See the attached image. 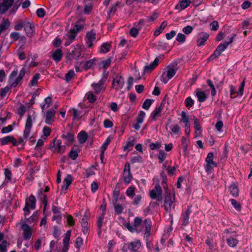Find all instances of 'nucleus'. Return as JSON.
Wrapping results in <instances>:
<instances>
[{
	"instance_id": "obj_1",
	"label": "nucleus",
	"mask_w": 252,
	"mask_h": 252,
	"mask_svg": "<svg viewBox=\"0 0 252 252\" xmlns=\"http://www.w3.org/2000/svg\"><path fill=\"white\" fill-rule=\"evenodd\" d=\"M164 189L165 192L164 209L170 213L175 207V196L174 193L171 192L167 186L164 187Z\"/></svg>"
},
{
	"instance_id": "obj_2",
	"label": "nucleus",
	"mask_w": 252,
	"mask_h": 252,
	"mask_svg": "<svg viewBox=\"0 0 252 252\" xmlns=\"http://www.w3.org/2000/svg\"><path fill=\"white\" fill-rule=\"evenodd\" d=\"M235 34H233L232 36H231L229 39V41H224L222 43H220L216 48L214 53L209 57V60H214L215 59L219 57L221 54V53L224 51L227 46L233 42L234 37L235 36Z\"/></svg>"
},
{
	"instance_id": "obj_3",
	"label": "nucleus",
	"mask_w": 252,
	"mask_h": 252,
	"mask_svg": "<svg viewBox=\"0 0 252 252\" xmlns=\"http://www.w3.org/2000/svg\"><path fill=\"white\" fill-rule=\"evenodd\" d=\"M177 70L173 66H168L163 69L161 76L160 81L166 84L169 80L172 79L176 73Z\"/></svg>"
},
{
	"instance_id": "obj_4",
	"label": "nucleus",
	"mask_w": 252,
	"mask_h": 252,
	"mask_svg": "<svg viewBox=\"0 0 252 252\" xmlns=\"http://www.w3.org/2000/svg\"><path fill=\"white\" fill-rule=\"evenodd\" d=\"M214 154L213 153H209L205 159V164H204V168L206 172L208 174H210L214 167L217 166V163L214 161Z\"/></svg>"
},
{
	"instance_id": "obj_5",
	"label": "nucleus",
	"mask_w": 252,
	"mask_h": 252,
	"mask_svg": "<svg viewBox=\"0 0 252 252\" xmlns=\"http://www.w3.org/2000/svg\"><path fill=\"white\" fill-rule=\"evenodd\" d=\"M107 78L108 74H105L98 83H93L92 84V87L95 93L99 94L102 90H105V82Z\"/></svg>"
},
{
	"instance_id": "obj_6",
	"label": "nucleus",
	"mask_w": 252,
	"mask_h": 252,
	"mask_svg": "<svg viewBox=\"0 0 252 252\" xmlns=\"http://www.w3.org/2000/svg\"><path fill=\"white\" fill-rule=\"evenodd\" d=\"M162 189L159 185L157 184L154 188L150 191V196L153 199H157L158 201H161L162 197Z\"/></svg>"
},
{
	"instance_id": "obj_7",
	"label": "nucleus",
	"mask_w": 252,
	"mask_h": 252,
	"mask_svg": "<svg viewBox=\"0 0 252 252\" xmlns=\"http://www.w3.org/2000/svg\"><path fill=\"white\" fill-rule=\"evenodd\" d=\"M152 226V222L150 219H146L144 220L139 228L143 229V232L145 231L144 234V238H148L150 236V232Z\"/></svg>"
},
{
	"instance_id": "obj_8",
	"label": "nucleus",
	"mask_w": 252,
	"mask_h": 252,
	"mask_svg": "<svg viewBox=\"0 0 252 252\" xmlns=\"http://www.w3.org/2000/svg\"><path fill=\"white\" fill-rule=\"evenodd\" d=\"M85 40L87 46L89 48L92 47L94 45V43L96 42L95 31L92 30L88 32L86 34Z\"/></svg>"
},
{
	"instance_id": "obj_9",
	"label": "nucleus",
	"mask_w": 252,
	"mask_h": 252,
	"mask_svg": "<svg viewBox=\"0 0 252 252\" xmlns=\"http://www.w3.org/2000/svg\"><path fill=\"white\" fill-rule=\"evenodd\" d=\"M124 84V79L121 76L117 75L113 78L112 87L113 89L118 91L123 87Z\"/></svg>"
},
{
	"instance_id": "obj_10",
	"label": "nucleus",
	"mask_w": 252,
	"mask_h": 252,
	"mask_svg": "<svg viewBox=\"0 0 252 252\" xmlns=\"http://www.w3.org/2000/svg\"><path fill=\"white\" fill-rule=\"evenodd\" d=\"M21 224V228L23 231V237L25 240H29L32 236V228L27 224L26 221L22 219L20 222Z\"/></svg>"
},
{
	"instance_id": "obj_11",
	"label": "nucleus",
	"mask_w": 252,
	"mask_h": 252,
	"mask_svg": "<svg viewBox=\"0 0 252 252\" xmlns=\"http://www.w3.org/2000/svg\"><path fill=\"white\" fill-rule=\"evenodd\" d=\"M32 125V116L29 115L26 120L25 127L24 131V137L25 139H30V131Z\"/></svg>"
},
{
	"instance_id": "obj_12",
	"label": "nucleus",
	"mask_w": 252,
	"mask_h": 252,
	"mask_svg": "<svg viewBox=\"0 0 252 252\" xmlns=\"http://www.w3.org/2000/svg\"><path fill=\"white\" fill-rule=\"evenodd\" d=\"M18 74V70L14 69L10 74L9 79V83L10 86L12 88L17 87L20 82L21 81L17 76Z\"/></svg>"
},
{
	"instance_id": "obj_13",
	"label": "nucleus",
	"mask_w": 252,
	"mask_h": 252,
	"mask_svg": "<svg viewBox=\"0 0 252 252\" xmlns=\"http://www.w3.org/2000/svg\"><path fill=\"white\" fill-rule=\"evenodd\" d=\"M245 81L243 80L241 83V86L239 87V90L237 91L236 90V88L233 86L232 85L229 86L230 88V95L231 98H235L236 96H233V95L235 94H237V96H242L243 94L244 88L245 87Z\"/></svg>"
},
{
	"instance_id": "obj_14",
	"label": "nucleus",
	"mask_w": 252,
	"mask_h": 252,
	"mask_svg": "<svg viewBox=\"0 0 252 252\" xmlns=\"http://www.w3.org/2000/svg\"><path fill=\"white\" fill-rule=\"evenodd\" d=\"M124 180L126 184L130 183L132 178V175L130 173V166L128 162L125 164L124 174H123Z\"/></svg>"
},
{
	"instance_id": "obj_15",
	"label": "nucleus",
	"mask_w": 252,
	"mask_h": 252,
	"mask_svg": "<svg viewBox=\"0 0 252 252\" xmlns=\"http://www.w3.org/2000/svg\"><path fill=\"white\" fill-rule=\"evenodd\" d=\"M24 28L27 36L32 37L34 34V26L33 24L28 22L24 21Z\"/></svg>"
},
{
	"instance_id": "obj_16",
	"label": "nucleus",
	"mask_w": 252,
	"mask_h": 252,
	"mask_svg": "<svg viewBox=\"0 0 252 252\" xmlns=\"http://www.w3.org/2000/svg\"><path fill=\"white\" fill-rule=\"evenodd\" d=\"M14 0H3L0 3V13L3 14L12 5Z\"/></svg>"
},
{
	"instance_id": "obj_17",
	"label": "nucleus",
	"mask_w": 252,
	"mask_h": 252,
	"mask_svg": "<svg viewBox=\"0 0 252 252\" xmlns=\"http://www.w3.org/2000/svg\"><path fill=\"white\" fill-rule=\"evenodd\" d=\"M81 50L79 45L74 47L71 53L67 55V58L70 60H77L81 55Z\"/></svg>"
},
{
	"instance_id": "obj_18",
	"label": "nucleus",
	"mask_w": 252,
	"mask_h": 252,
	"mask_svg": "<svg viewBox=\"0 0 252 252\" xmlns=\"http://www.w3.org/2000/svg\"><path fill=\"white\" fill-rule=\"evenodd\" d=\"M209 37V34L205 32H200L197 36L196 44L197 46H202L204 45L205 42Z\"/></svg>"
},
{
	"instance_id": "obj_19",
	"label": "nucleus",
	"mask_w": 252,
	"mask_h": 252,
	"mask_svg": "<svg viewBox=\"0 0 252 252\" xmlns=\"http://www.w3.org/2000/svg\"><path fill=\"white\" fill-rule=\"evenodd\" d=\"M141 246V243L140 240H135L131 242L127 245V249L133 252H138V250Z\"/></svg>"
},
{
	"instance_id": "obj_20",
	"label": "nucleus",
	"mask_w": 252,
	"mask_h": 252,
	"mask_svg": "<svg viewBox=\"0 0 252 252\" xmlns=\"http://www.w3.org/2000/svg\"><path fill=\"white\" fill-rule=\"evenodd\" d=\"M191 212V206H188L187 209L185 213L182 214V225L186 226L189 222V215Z\"/></svg>"
},
{
	"instance_id": "obj_21",
	"label": "nucleus",
	"mask_w": 252,
	"mask_h": 252,
	"mask_svg": "<svg viewBox=\"0 0 252 252\" xmlns=\"http://www.w3.org/2000/svg\"><path fill=\"white\" fill-rule=\"evenodd\" d=\"M70 235L71 230H67L63 239V248L62 252H67Z\"/></svg>"
},
{
	"instance_id": "obj_22",
	"label": "nucleus",
	"mask_w": 252,
	"mask_h": 252,
	"mask_svg": "<svg viewBox=\"0 0 252 252\" xmlns=\"http://www.w3.org/2000/svg\"><path fill=\"white\" fill-rule=\"evenodd\" d=\"M36 199L34 195H31L28 199L26 200L25 206L30 208L32 210L35 209L36 207Z\"/></svg>"
},
{
	"instance_id": "obj_23",
	"label": "nucleus",
	"mask_w": 252,
	"mask_h": 252,
	"mask_svg": "<svg viewBox=\"0 0 252 252\" xmlns=\"http://www.w3.org/2000/svg\"><path fill=\"white\" fill-rule=\"evenodd\" d=\"M159 59L158 58H156L155 60L151 63L149 65H147L144 66V72H149L154 70L159 63Z\"/></svg>"
},
{
	"instance_id": "obj_24",
	"label": "nucleus",
	"mask_w": 252,
	"mask_h": 252,
	"mask_svg": "<svg viewBox=\"0 0 252 252\" xmlns=\"http://www.w3.org/2000/svg\"><path fill=\"white\" fill-rule=\"evenodd\" d=\"M55 112L52 109L48 110L46 114L45 122L46 124L50 125L54 120Z\"/></svg>"
},
{
	"instance_id": "obj_25",
	"label": "nucleus",
	"mask_w": 252,
	"mask_h": 252,
	"mask_svg": "<svg viewBox=\"0 0 252 252\" xmlns=\"http://www.w3.org/2000/svg\"><path fill=\"white\" fill-rule=\"evenodd\" d=\"M191 1L189 0H182L176 5L175 9L179 10L185 9L189 5Z\"/></svg>"
},
{
	"instance_id": "obj_26",
	"label": "nucleus",
	"mask_w": 252,
	"mask_h": 252,
	"mask_svg": "<svg viewBox=\"0 0 252 252\" xmlns=\"http://www.w3.org/2000/svg\"><path fill=\"white\" fill-rule=\"evenodd\" d=\"M226 241L228 246L234 248L238 244L239 241L233 236H227Z\"/></svg>"
},
{
	"instance_id": "obj_27",
	"label": "nucleus",
	"mask_w": 252,
	"mask_h": 252,
	"mask_svg": "<svg viewBox=\"0 0 252 252\" xmlns=\"http://www.w3.org/2000/svg\"><path fill=\"white\" fill-rule=\"evenodd\" d=\"M162 110L161 105L158 106L155 108V110L151 114V117L152 120L155 121L157 118L160 116Z\"/></svg>"
},
{
	"instance_id": "obj_28",
	"label": "nucleus",
	"mask_w": 252,
	"mask_h": 252,
	"mask_svg": "<svg viewBox=\"0 0 252 252\" xmlns=\"http://www.w3.org/2000/svg\"><path fill=\"white\" fill-rule=\"evenodd\" d=\"M143 221L142 220V219L140 217H137L134 218L133 220V224L134 226V227L138 229V231H137V233H140L143 232V229L141 228H139V227L141 226Z\"/></svg>"
},
{
	"instance_id": "obj_29",
	"label": "nucleus",
	"mask_w": 252,
	"mask_h": 252,
	"mask_svg": "<svg viewBox=\"0 0 252 252\" xmlns=\"http://www.w3.org/2000/svg\"><path fill=\"white\" fill-rule=\"evenodd\" d=\"M53 148L57 149L58 152L60 153H63L65 150V147L62 145L61 140H57L54 141Z\"/></svg>"
},
{
	"instance_id": "obj_30",
	"label": "nucleus",
	"mask_w": 252,
	"mask_h": 252,
	"mask_svg": "<svg viewBox=\"0 0 252 252\" xmlns=\"http://www.w3.org/2000/svg\"><path fill=\"white\" fill-rule=\"evenodd\" d=\"M76 36L75 32L72 33L70 32V33L65 36L66 41L64 43V45L65 46H69L74 40Z\"/></svg>"
},
{
	"instance_id": "obj_31",
	"label": "nucleus",
	"mask_w": 252,
	"mask_h": 252,
	"mask_svg": "<svg viewBox=\"0 0 252 252\" xmlns=\"http://www.w3.org/2000/svg\"><path fill=\"white\" fill-rule=\"evenodd\" d=\"M63 52L61 49H58L55 51L52 55L53 59L57 62H60L63 57Z\"/></svg>"
},
{
	"instance_id": "obj_32",
	"label": "nucleus",
	"mask_w": 252,
	"mask_h": 252,
	"mask_svg": "<svg viewBox=\"0 0 252 252\" xmlns=\"http://www.w3.org/2000/svg\"><path fill=\"white\" fill-rule=\"evenodd\" d=\"M112 202L115 213L118 215L121 214L123 213L124 210L123 206L120 204L117 203L118 201H117L116 199H113Z\"/></svg>"
},
{
	"instance_id": "obj_33",
	"label": "nucleus",
	"mask_w": 252,
	"mask_h": 252,
	"mask_svg": "<svg viewBox=\"0 0 252 252\" xmlns=\"http://www.w3.org/2000/svg\"><path fill=\"white\" fill-rule=\"evenodd\" d=\"M72 181V178L70 175H67L66 177L63 180V183L65 184V186H63L62 187V190H67L68 187L71 184Z\"/></svg>"
},
{
	"instance_id": "obj_34",
	"label": "nucleus",
	"mask_w": 252,
	"mask_h": 252,
	"mask_svg": "<svg viewBox=\"0 0 252 252\" xmlns=\"http://www.w3.org/2000/svg\"><path fill=\"white\" fill-rule=\"evenodd\" d=\"M77 138L80 143H84L88 138V135L85 131H81L78 133Z\"/></svg>"
},
{
	"instance_id": "obj_35",
	"label": "nucleus",
	"mask_w": 252,
	"mask_h": 252,
	"mask_svg": "<svg viewBox=\"0 0 252 252\" xmlns=\"http://www.w3.org/2000/svg\"><path fill=\"white\" fill-rule=\"evenodd\" d=\"M134 142L135 138L133 137H130L126 146L124 147V151H130L134 145Z\"/></svg>"
},
{
	"instance_id": "obj_36",
	"label": "nucleus",
	"mask_w": 252,
	"mask_h": 252,
	"mask_svg": "<svg viewBox=\"0 0 252 252\" xmlns=\"http://www.w3.org/2000/svg\"><path fill=\"white\" fill-rule=\"evenodd\" d=\"M229 190L230 193L234 197H236L239 194V189L238 188V187L234 184H231L229 186Z\"/></svg>"
},
{
	"instance_id": "obj_37",
	"label": "nucleus",
	"mask_w": 252,
	"mask_h": 252,
	"mask_svg": "<svg viewBox=\"0 0 252 252\" xmlns=\"http://www.w3.org/2000/svg\"><path fill=\"white\" fill-rule=\"evenodd\" d=\"M104 213H103L102 214L99 215L97 218V227L98 229V234H100L101 233V228L103 225V220L104 219Z\"/></svg>"
},
{
	"instance_id": "obj_38",
	"label": "nucleus",
	"mask_w": 252,
	"mask_h": 252,
	"mask_svg": "<svg viewBox=\"0 0 252 252\" xmlns=\"http://www.w3.org/2000/svg\"><path fill=\"white\" fill-rule=\"evenodd\" d=\"M52 101V98L50 96L46 97L43 102L40 104V107L42 110L48 108Z\"/></svg>"
},
{
	"instance_id": "obj_39",
	"label": "nucleus",
	"mask_w": 252,
	"mask_h": 252,
	"mask_svg": "<svg viewBox=\"0 0 252 252\" xmlns=\"http://www.w3.org/2000/svg\"><path fill=\"white\" fill-rule=\"evenodd\" d=\"M62 137L64 139H65L68 143H70L72 142L74 139V136L73 134L71 133L68 132L67 133H65L64 132L62 135Z\"/></svg>"
},
{
	"instance_id": "obj_40",
	"label": "nucleus",
	"mask_w": 252,
	"mask_h": 252,
	"mask_svg": "<svg viewBox=\"0 0 252 252\" xmlns=\"http://www.w3.org/2000/svg\"><path fill=\"white\" fill-rule=\"evenodd\" d=\"M167 26V23L165 21L163 22L160 26L158 27L155 31L154 32V35L156 36H158L163 31L164 28Z\"/></svg>"
},
{
	"instance_id": "obj_41",
	"label": "nucleus",
	"mask_w": 252,
	"mask_h": 252,
	"mask_svg": "<svg viewBox=\"0 0 252 252\" xmlns=\"http://www.w3.org/2000/svg\"><path fill=\"white\" fill-rule=\"evenodd\" d=\"M196 96L197 97L198 100L200 102H204L206 99V96L203 92L197 91Z\"/></svg>"
},
{
	"instance_id": "obj_42",
	"label": "nucleus",
	"mask_w": 252,
	"mask_h": 252,
	"mask_svg": "<svg viewBox=\"0 0 252 252\" xmlns=\"http://www.w3.org/2000/svg\"><path fill=\"white\" fill-rule=\"evenodd\" d=\"M194 129L195 130V133L197 135H200L201 134V126L198 122V120L196 118L194 119Z\"/></svg>"
},
{
	"instance_id": "obj_43",
	"label": "nucleus",
	"mask_w": 252,
	"mask_h": 252,
	"mask_svg": "<svg viewBox=\"0 0 252 252\" xmlns=\"http://www.w3.org/2000/svg\"><path fill=\"white\" fill-rule=\"evenodd\" d=\"M110 47L109 44L104 43L101 46L100 52L102 53H106L110 51Z\"/></svg>"
},
{
	"instance_id": "obj_44",
	"label": "nucleus",
	"mask_w": 252,
	"mask_h": 252,
	"mask_svg": "<svg viewBox=\"0 0 252 252\" xmlns=\"http://www.w3.org/2000/svg\"><path fill=\"white\" fill-rule=\"evenodd\" d=\"M40 75L39 73H36L33 76L32 79L31 80L30 85L34 86L37 85V81L40 78Z\"/></svg>"
},
{
	"instance_id": "obj_45",
	"label": "nucleus",
	"mask_w": 252,
	"mask_h": 252,
	"mask_svg": "<svg viewBox=\"0 0 252 252\" xmlns=\"http://www.w3.org/2000/svg\"><path fill=\"white\" fill-rule=\"evenodd\" d=\"M126 194L130 198L133 197L135 195V188L132 186L128 187L126 190Z\"/></svg>"
},
{
	"instance_id": "obj_46",
	"label": "nucleus",
	"mask_w": 252,
	"mask_h": 252,
	"mask_svg": "<svg viewBox=\"0 0 252 252\" xmlns=\"http://www.w3.org/2000/svg\"><path fill=\"white\" fill-rule=\"evenodd\" d=\"M13 139V137L12 136H7L4 137L0 138V142L2 145L7 144L8 143L10 142V141Z\"/></svg>"
},
{
	"instance_id": "obj_47",
	"label": "nucleus",
	"mask_w": 252,
	"mask_h": 252,
	"mask_svg": "<svg viewBox=\"0 0 252 252\" xmlns=\"http://www.w3.org/2000/svg\"><path fill=\"white\" fill-rule=\"evenodd\" d=\"M95 59H92L87 61L84 65L85 70H88L95 64Z\"/></svg>"
},
{
	"instance_id": "obj_48",
	"label": "nucleus",
	"mask_w": 252,
	"mask_h": 252,
	"mask_svg": "<svg viewBox=\"0 0 252 252\" xmlns=\"http://www.w3.org/2000/svg\"><path fill=\"white\" fill-rule=\"evenodd\" d=\"M167 155L162 150L159 151V154L158 156V158L159 159V162L162 163L164 159L166 158Z\"/></svg>"
},
{
	"instance_id": "obj_49",
	"label": "nucleus",
	"mask_w": 252,
	"mask_h": 252,
	"mask_svg": "<svg viewBox=\"0 0 252 252\" xmlns=\"http://www.w3.org/2000/svg\"><path fill=\"white\" fill-rule=\"evenodd\" d=\"M230 201L232 205L234 207V208L238 211H240L241 210V206L235 199H230Z\"/></svg>"
},
{
	"instance_id": "obj_50",
	"label": "nucleus",
	"mask_w": 252,
	"mask_h": 252,
	"mask_svg": "<svg viewBox=\"0 0 252 252\" xmlns=\"http://www.w3.org/2000/svg\"><path fill=\"white\" fill-rule=\"evenodd\" d=\"M181 122H183L185 124L189 123V116L187 115L185 111H182L181 114Z\"/></svg>"
},
{
	"instance_id": "obj_51",
	"label": "nucleus",
	"mask_w": 252,
	"mask_h": 252,
	"mask_svg": "<svg viewBox=\"0 0 252 252\" xmlns=\"http://www.w3.org/2000/svg\"><path fill=\"white\" fill-rule=\"evenodd\" d=\"M8 243L6 240H3L0 243V252H6Z\"/></svg>"
},
{
	"instance_id": "obj_52",
	"label": "nucleus",
	"mask_w": 252,
	"mask_h": 252,
	"mask_svg": "<svg viewBox=\"0 0 252 252\" xmlns=\"http://www.w3.org/2000/svg\"><path fill=\"white\" fill-rule=\"evenodd\" d=\"M186 106L188 108H190L194 105V100L191 97H188L185 100Z\"/></svg>"
},
{
	"instance_id": "obj_53",
	"label": "nucleus",
	"mask_w": 252,
	"mask_h": 252,
	"mask_svg": "<svg viewBox=\"0 0 252 252\" xmlns=\"http://www.w3.org/2000/svg\"><path fill=\"white\" fill-rule=\"evenodd\" d=\"M11 87L10 86H7L4 88L0 89V95L1 97H4L6 95L7 93L9 91Z\"/></svg>"
},
{
	"instance_id": "obj_54",
	"label": "nucleus",
	"mask_w": 252,
	"mask_h": 252,
	"mask_svg": "<svg viewBox=\"0 0 252 252\" xmlns=\"http://www.w3.org/2000/svg\"><path fill=\"white\" fill-rule=\"evenodd\" d=\"M146 115L145 113L143 111H140L136 118V121L138 123H142Z\"/></svg>"
},
{
	"instance_id": "obj_55",
	"label": "nucleus",
	"mask_w": 252,
	"mask_h": 252,
	"mask_svg": "<svg viewBox=\"0 0 252 252\" xmlns=\"http://www.w3.org/2000/svg\"><path fill=\"white\" fill-rule=\"evenodd\" d=\"M74 119H79L81 117V113L75 108H72L70 110Z\"/></svg>"
},
{
	"instance_id": "obj_56",
	"label": "nucleus",
	"mask_w": 252,
	"mask_h": 252,
	"mask_svg": "<svg viewBox=\"0 0 252 252\" xmlns=\"http://www.w3.org/2000/svg\"><path fill=\"white\" fill-rule=\"evenodd\" d=\"M176 39L179 42L184 43L186 41V36L183 33H179L177 35Z\"/></svg>"
},
{
	"instance_id": "obj_57",
	"label": "nucleus",
	"mask_w": 252,
	"mask_h": 252,
	"mask_svg": "<svg viewBox=\"0 0 252 252\" xmlns=\"http://www.w3.org/2000/svg\"><path fill=\"white\" fill-rule=\"evenodd\" d=\"M112 59L111 58H109L106 60L102 61L101 63V64L103 68H107L110 65Z\"/></svg>"
},
{
	"instance_id": "obj_58",
	"label": "nucleus",
	"mask_w": 252,
	"mask_h": 252,
	"mask_svg": "<svg viewBox=\"0 0 252 252\" xmlns=\"http://www.w3.org/2000/svg\"><path fill=\"white\" fill-rule=\"evenodd\" d=\"M153 101V100L147 99L143 103L142 108L145 110H148L150 107Z\"/></svg>"
},
{
	"instance_id": "obj_59",
	"label": "nucleus",
	"mask_w": 252,
	"mask_h": 252,
	"mask_svg": "<svg viewBox=\"0 0 252 252\" xmlns=\"http://www.w3.org/2000/svg\"><path fill=\"white\" fill-rule=\"evenodd\" d=\"M124 226L131 233L137 232L138 229H136L133 224L131 225L129 223H126Z\"/></svg>"
},
{
	"instance_id": "obj_60",
	"label": "nucleus",
	"mask_w": 252,
	"mask_h": 252,
	"mask_svg": "<svg viewBox=\"0 0 252 252\" xmlns=\"http://www.w3.org/2000/svg\"><path fill=\"white\" fill-rule=\"evenodd\" d=\"M74 75V71L73 70H70L65 75L66 81L67 82L70 81Z\"/></svg>"
},
{
	"instance_id": "obj_61",
	"label": "nucleus",
	"mask_w": 252,
	"mask_h": 252,
	"mask_svg": "<svg viewBox=\"0 0 252 252\" xmlns=\"http://www.w3.org/2000/svg\"><path fill=\"white\" fill-rule=\"evenodd\" d=\"M149 147L151 150L159 149L161 147V144L158 142L152 143L149 145Z\"/></svg>"
},
{
	"instance_id": "obj_62",
	"label": "nucleus",
	"mask_w": 252,
	"mask_h": 252,
	"mask_svg": "<svg viewBox=\"0 0 252 252\" xmlns=\"http://www.w3.org/2000/svg\"><path fill=\"white\" fill-rule=\"evenodd\" d=\"M139 30L140 28H137L133 27L130 30L129 33L131 36L135 37L137 35Z\"/></svg>"
},
{
	"instance_id": "obj_63",
	"label": "nucleus",
	"mask_w": 252,
	"mask_h": 252,
	"mask_svg": "<svg viewBox=\"0 0 252 252\" xmlns=\"http://www.w3.org/2000/svg\"><path fill=\"white\" fill-rule=\"evenodd\" d=\"M166 170L170 176H172L176 174V167L175 166H168Z\"/></svg>"
},
{
	"instance_id": "obj_64",
	"label": "nucleus",
	"mask_w": 252,
	"mask_h": 252,
	"mask_svg": "<svg viewBox=\"0 0 252 252\" xmlns=\"http://www.w3.org/2000/svg\"><path fill=\"white\" fill-rule=\"evenodd\" d=\"M24 27V22L19 20L14 26V29L16 31H20Z\"/></svg>"
}]
</instances>
